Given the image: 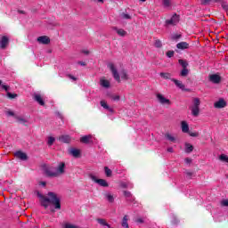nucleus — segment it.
Segmentation results:
<instances>
[{
	"label": "nucleus",
	"instance_id": "obj_1",
	"mask_svg": "<svg viewBox=\"0 0 228 228\" xmlns=\"http://www.w3.org/2000/svg\"><path fill=\"white\" fill-rule=\"evenodd\" d=\"M37 197L41 206H43L45 209H47L51 204L52 206H54L56 209H61V201L60 197H58V194L50 191L48 192L47 196H45L40 192H37Z\"/></svg>",
	"mask_w": 228,
	"mask_h": 228
},
{
	"label": "nucleus",
	"instance_id": "obj_2",
	"mask_svg": "<svg viewBox=\"0 0 228 228\" xmlns=\"http://www.w3.org/2000/svg\"><path fill=\"white\" fill-rule=\"evenodd\" d=\"M108 68L110 69L114 79L118 82L120 83V75L118 74V71L117 70V68L115 67V64L113 62H110L108 64Z\"/></svg>",
	"mask_w": 228,
	"mask_h": 228
},
{
	"label": "nucleus",
	"instance_id": "obj_3",
	"mask_svg": "<svg viewBox=\"0 0 228 228\" xmlns=\"http://www.w3.org/2000/svg\"><path fill=\"white\" fill-rule=\"evenodd\" d=\"M89 177L92 181H94V183H97V184H99L100 186H102L103 188H108V186H110L108 184V182L104 179H98L97 176L94 175H89Z\"/></svg>",
	"mask_w": 228,
	"mask_h": 228
},
{
	"label": "nucleus",
	"instance_id": "obj_4",
	"mask_svg": "<svg viewBox=\"0 0 228 228\" xmlns=\"http://www.w3.org/2000/svg\"><path fill=\"white\" fill-rule=\"evenodd\" d=\"M44 172H45L46 177H57L56 176V170L53 167L45 166L44 167Z\"/></svg>",
	"mask_w": 228,
	"mask_h": 228
},
{
	"label": "nucleus",
	"instance_id": "obj_5",
	"mask_svg": "<svg viewBox=\"0 0 228 228\" xmlns=\"http://www.w3.org/2000/svg\"><path fill=\"white\" fill-rule=\"evenodd\" d=\"M8 45H10V37L8 36H3L0 37V48L4 51V49H8Z\"/></svg>",
	"mask_w": 228,
	"mask_h": 228
},
{
	"label": "nucleus",
	"instance_id": "obj_6",
	"mask_svg": "<svg viewBox=\"0 0 228 228\" xmlns=\"http://www.w3.org/2000/svg\"><path fill=\"white\" fill-rule=\"evenodd\" d=\"M157 100L160 104H166L167 106H170V104H172V102L167 99L165 96H163V94H156Z\"/></svg>",
	"mask_w": 228,
	"mask_h": 228
},
{
	"label": "nucleus",
	"instance_id": "obj_7",
	"mask_svg": "<svg viewBox=\"0 0 228 228\" xmlns=\"http://www.w3.org/2000/svg\"><path fill=\"white\" fill-rule=\"evenodd\" d=\"M179 22V15L175 14L170 20H166V26H175Z\"/></svg>",
	"mask_w": 228,
	"mask_h": 228
},
{
	"label": "nucleus",
	"instance_id": "obj_8",
	"mask_svg": "<svg viewBox=\"0 0 228 228\" xmlns=\"http://www.w3.org/2000/svg\"><path fill=\"white\" fill-rule=\"evenodd\" d=\"M55 174L57 177H60V175H63L65 174V164L64 162H61L57 168L55 169Z\"/></svg>",
	"mask_w": 228,
	"mask_h": 228
},
{
	"label": "nucleus",
	"instance_id": "obj_9",
	"mask_svg": "<svg viewBox=\"0 0 228 228\" xmlns=\"http://www.w3.org/2000/svg\"><path fill=\"white\" fill-rule=\"evenodd\" d=\"M80 142L81 143H86V144L94 143V136H92L91 134L82 136L80 138Z\"/></svg>",
	"mask_w": 228,
	"mask_h": 228
},
{
	"label": "nucleus",
	"instance_id": "obj_10",
	"mask_svg": "<svg viewBox=\"0 0 228 228\" xmlns=\"http://www.w3.org/2000/svg\"><path fill=\"white\" fill-rule=\"evenodd\" d=\"M37 42L39 44L47 45L48 44H51V39L47 36H41V37H37Z\"/></svg>",
	"mask_w": 228,
	"mask_h": 228
},
{
	"label": "nucleus",
	"instance_id": "obj_11",
	"mask_svg": "<svg viewBox=\"0 0 228 228\" xmlns=\"http://www.w3.org/2000/svg\"><path fill=\"white\" fill-rule=\"evenodd\" d=\"M225 106H227V102H225V100L224 99H219L218 102H216L214 103V107L217 108L218 110L222 109V108H225Z\"/></svg>",
	"mask_w": 228,
	"mask_h": 228
},
{
	"label": "nucleus",
	"instance_id": "obj_12",
	"mask_svg": "<svg viewBox=\"0 0 228 228\" xmlns=\"http://www.w3.org/2000/svg\"><path fill=\"white\" fill-rule=\"evenodd\" d=\"M209 81H211V83L218 85V83L222 81V77L217 74H213L209 76Z\"/></svg>",
	"mask_w": 228,
	"mask_h": 228
},
{
	"label": "nucleus",
	"instance_id": "obj_13",
	"mask_svg": "<svg viewBox=\"0 0 228 228\" xmlns=\"http://www.w3.org/2000/svg\"><path fill=\"white\" fill-rule=\"evenodd\" d=\"M171 81L175 83V86L180 88V90H185V92H188V89L185 88L184 84H183V82H181L180 80H177L175 78H171Z\"/></svg>",
	"mask_w": 228,
	"mask_h": 228
},
{
	"label": "nucleus",
	"instance_id": "obj_14",
	"mask_svg": "<svg viewBox=\"0 0 228 228\" xmlns=\"http://www.w3.org/2000/svg\"><path fill=\"white\" fill-rule=\"evenodd\" d=\"M100 104H101L102 108H104V110H107L110 113H115V110H113V108L110 107V105H108V102H106V101L102 100L100 102Z\"/></svg>",
	"mask_w": 228,
	"mask_h": 228
},
{
	"label": "nucleus",
	"instance_id": "obj_15",
	"mask_svg": "<svg viewBox=\"0 0 228 228\" xmlns=\"http://www.w3.org/2000/svg\"><path fill=\"white\" fill-rule=\"evenodd\" d=\"M14 156L22 161H26V159H28V155L22 151H16Z\"/></svg>",
	"mask_w": 228,
	"mask_h": 228
},
{
	"label": "nucleus",
	"instance_id": "obj_16",
	"mask_svg": "<svg viewBox=\"0 0 228 228\" xmlns=\"http://www.w3.org/2000/svg\"><path fill=\"white\" fill-rule=\"evenodd\" d=\"M34 101L38 102V104H40V106H45V102H44V97H42L41 94H35Z\"/></svg>",
	"mask_w": 228,
	"mask_h": 228
},
{
	"label": "nucleus",
	"instance_id": "obj_17",
	"mask_svg": "<svg viewBox=\"0 0 228 228\" xmlns=\"http://www.w3.org/2000/svg\"><path fill=\"white\" fill-rule=\"evenodd\" d=\"M192 117H198L200 115V107H190Z\"/></svg>",
	"mask_w": 228,
	"mask_h": 228
},
{
	"label": "nucleus",
	"instance_id": "obj_18",
	"mask_svg": "<svg viewBox=\"0 0 228 228\" xmlns=\"http://www.w3.org/2000/svg\"><path fill=\"white\" fill-rule=\"evenodd\" d=\"M69 154H71V156H73L74 158H79V156L81 155V151L76 148H72L69 150Z\"/></svg>",
	"mask_w": 228,
	"mask_h": 228
},
{
	"label": "nucleus",
	"instance_id": "obj_19",
	"mask_svg": "<svg viewBox=\"0 0 228 228\" xmlns=\"http://www.w3.org/2000/svg\"><path fill=\"white\" fill-rule=\"evenodd\" d=\"M59 140L60 142H62V143H70L72 138H70L69 135H61Z\"/></svg>",
	"mask_w": 228,
	"mask_h": 228
},
{
	"label": "nucleus",
	"instance_id": "obj_20",
	"mask_svg": "<svg viewBox=\"0 0 228 228\" xmlns=\"http://www.w3.org/2000/svg\"><path fill=\"white\" fill-rule=\"evenodd\" d=\"M124 196L126 197L128 202H134V197H133V194L130 191H125Z\"/></svg>",
	"mask_w": 228,
	"mask_h": 228
},
{
	"label": "nucleus",
	"instance_id": "obj_21",
	"mask_svg": "<svg viewBox=\"0 0 228 228\" xmlns=\"http://www.w3.org/2000/svg\"><path fill=\"white\" fill-rule=\"evenodd\" d=\"M113 29L114 31H116V33H118L119 37H126V35H127V32L123 28H118L117 27H114Z\"/></svg>",
	"mask_w": 228,
	"mask_h": 228
},
{
	"label": "nucleus",
	"instance_id": "obj_22",
	"mask_svg": "<svg viewBox=\"0 0 228 228\" xmlns=\"http://www.w3.org/2000/svg\"><path fill=\"white\" fill-rule=\"evenodd\" d=\"M182 131L183 133H190V126L186 121L181 122Z\"/></svg>",
	"mask_w": 228,
	"mask_h": 228
},
{
	"label": "nucleus",
	"instance_id": "obj_23",
	"mask_svg": "<svg viewBox=\"0 0 228 228\" xmlns=\"http://www.w3.org/2000/svg\"><path fill=\"white\" fill-rule=\"evenodd\" d=\"M100 85L101 86H102L103 88H110V80H106L104 78H101L100 79Z\"/></svg>",
	"mask_w": 228,
	"mask_h": 228
},
{
	"label": "nucleus",
	"instance_id": "obj_24",
	"mask_svg": "<svg viewBox=\"0 0 228 228\" xmlns=\"http://www.w3.org/2000/svg\"><path fill=\"white\" fill-rule=\"evenodd\" d=\"M190 108H200V99L193 98L192 105Z\"/></svg>",
	"mask_w": 228,
	"mask_h": 228
},
{
	"label": "nucleus",
	"instance_id": "obj_25",
	"mask_svg": "<svg viewBox=\"0 0 228 228\" xmlns=\"http://www.w3.org/2000/svg\"><path fill=\"white\" fill-rule=\"evenodd\" d=\"M177 49H188L190 47V45L186 42H181L176 45Z\"/></svg>",
	"mask_w": 228,
	"mask_h": 228
},
{
	"label": "nucleus",
	"instance_id": "obj_26",
	"mask_svg": "<svg viewBox=\"0 0 228 228\" xmlns=\"http://www.w3.org/2000/svg\"><path fill=\"white\" fill-rule=\"evenodd\" d=\"M178 63H179V65H181V67L183 69H188V65H189L188 61L183 60V59H179L178 60Z\"/></svg>",
	"mask_w": 228,
	"mask_h": 228
},
{
	"label": "nucleus",
	"instance_id": "obj_27",
	"mask_svg": "<svg viewBox=\"0 0 228 228\" xmlns=\"http://www.w3.org/2000/svg\"><path fill=\"white\" fill-rule=\"evenodd\" d=\"M127 220H129V217L127 216H125L121 223L122 227L129 228V224L127 223Z\"/></svg>",
	"mask_w": 228,
	"mask_h": 228
},
{
	"label": "nucleus",
	"instance_id": "obj_28",
	"mask_svg": "<svg viewBox=\"0 0 228 228\" xmlns=\"http://www.w3.org/2000/svg\"><path fill=\"white\" fill-rule=\"evenodd\" d=\"M105 199H106V200H108V202H110V203L115 202V198L110 192L105 194Z\"/></svg>",
	"mask_w": 228,
	"mask_h": 228
},
{
	"label": "nucleus",
	"instance_id": "obj_29",
	"mask_svg": "<svg viewBox=\"0 0 228 228\" xmlns=\"http://www.w3.org/2000/svg\"><path fill=\"white\" fill-rule=\"evenodd\" d=\"M188 74H190V69H188V68H183L180 72L182 77H186Z\"/></svg>",
	"mask_w": 228,
	"mask_h": 228
},
{
	"label": "nucleus",
	"instance_id": "obj_30",
	"mask_svg": "<svg viewBox=\"0 0 228 228\" xmlns=\"http://www.w3.org/2000/svg\"><path fill=\"white\" fill-rule=\"evenodd\" d=\"M185 152H187V154H190V152H193V145H191V143H185Z\"/></svg>",
	"mask_w": 228,
	"mask_h": 228
},
{
	"label": "nucleus",
	"instance_id": "obj_31",
	"mask_svg": "<svg viewBox=\"0 0 228 228\" xmlns=\"http://www.w3.org/2000/svg\"><path fill=\"white\" fill-rule=\"evenodd\" d=\"M165 137L167 138V140H168L169 142H172L173 143H175V137L170 134H166Z\"/></svg>",
	"mask_w": 228,
	"mask_h": 228
},
{
	"label": "nucleus",
	"instance_id": "obj_32",
	"mask_svg": "<svg viewBox=\"0 0 228 228\" xmlns=\"http://www.w3.org/2000/svg\"><path fill=\"white\" fill-rule=\"evenodd\" d=\"M121 79H124L125 81H127L129 79V75H127V72L126 70H122L120 72Z\"/></svg>",
	"mask_w": 228,
	"mask_h": 228
},
{
	"label": "nucleus",
	"instance_id": "obj_33",
	"mask_svg": "<svg viewBox=\"0 0 228 228\" xmlns=\"http://www.w3.org/2000/svg\"><path fill=\"white\" fill-rule=\"evenodd\" d=\"M160 77H163L164 79H172V74L170 73L161 72Z\"/></svg>",
	"mask_w": 228,
	"mask_h": 228
},
{
	"label": "nucleus",
	"instance_id": "obj_34",
	"mask_svg": "<svg viewBox=\"0 0 228 228\" xmlns=\"http://www.w3.org/2000/svg\"><path fill=\"white\" fill-rule=\"evenodd\" d=\"M104 172H105V175H106L107 177H111V175H112V174H113V172L111 171V169H110V167H104Z\"/></svg>",
	"mask_w": 228,
	"mask_h": 228
},
{
	"label": "nucleus",
	"instance_id": "obj_35",
	"mask_svg": "<svg viewBox=\"0 0 228 228\" xmlns=\"http://www.w3.org/2000/svg\"><path fill=\"white\" fill-rule=\"evenodd\" d=\"M15 118L20 124H26V122H28V120L22 117L15 116Z\"/></svg>",
	"mask_w": 228,
	"mask_h": 228
},
{
	"label": "nucleus",
	"instance_id": "obj_36",
	"mask_svg": "<svg viewBox=\"0 0 228 228\" xmlns=\"http://www.w3.org/2000/svg\"><path fill=\"white\" fill-rule=\"evenodd\" d=\"M154 45L158 49H161V47H163V43H161V40L157 39V40H155Z\"/></svg>",
	"mask_w": 228,
	"mask_h": 228
},
{
	"label": "nucleus",
	"instance_id": "obj_37",
	"mask_svg": "<svg viewBox=\"0 0 228 228\" xmlns=\"http://www.w3.org/2000/svg\"><path fill=\"white\" fill-rule=\"evenodd\" d=\"M220 0H202L201 4L207 5L209 4L210 3H218Z\"/></svg>",
	"mask_w": 228,
	"mask_h": 228
},
{
	"label": "nucleus",
	"instance_id": "obj_38",
	"mask_svg": "<svg viewBox=\"0 0 228 228\" xmlns=\"http://www.w3.org/2000/svg\"><path fill=\"white\" fill-rule=\"evenodd\" d=\"M220 161H224V163H228V157L225 154H222L219 157Z\"/></svg>",
	"mask_w": 228,
	"mask_h": 228
},
{
	"label": "nucleus",
	"instance_id": "obj_39",
	"mask_svg": "<svg viewBox=\"0 0 228 228\" xmlns=\"http://www.w3.org/2000/svg\"><path fill=\"white\" fill-rule=\"evenodd\" d=\"M0 86L3 90H5V92H8L10 90V86L6 85H3V80H0Z\"/></svg>",
	"mask_w": 228,
	"mask_h": 228
},
{
	"label": "nucleus",
	"instance_id": "obj_40",
	"mask_svg": "<svg viewBox=\"0 0 228 228\" xmlns=\"http://www.w3.org/2000/svg\"><path fill=\"white\" fill-rule=\"evenodd\" d=\"M64 228H79V226L76 225V224H72L70 223H66L64 224Z\"/></svg>",
	"mask_w": 228,
	"mask_h": 228
},
{
	"label": "nucleus",
	"instance_id": "obj_41",
	"mask_svg": "<svg viewBox=\"0 0 228 228\" xmlns=\"http://www.w3.org/2000/svg\"><path fill=\"white\" fill-rule=\"evenodd\" d=\"M134 222L136 224H145V218H143V217H137V218H135Z\"/></svg>",
	"mask_w": 228,
	"mask_h": 228
},
{
	"label": "nucleus",
	"instance_id": "obj_42",
	"mask_svg": "<svg viewBox=\"0 0 228 228\" xmlns=\"http://www.w3.org/2000/svg\"><path fill=\"white\" fill-rule=\"evenodd\" d=\"M120 18L125 20H131V15L126 14L125 12H123L120 14Z\"/></svg>",
	"mask_w": 228,
	"mask_h": 228
},
{
	"label": "nucleus",
	"instance_id": "obj_43",
	"mask_svg": "<svg viewBox=\"0 0 228 228\" xmlns=\"http://www.w3.org/2000/svg\"><path fill=\"white\" fill-rule=\"evenodd\" d=\"M163 5L165 8H168L171 5L170 0H163Z\"/></svg>",
	"mask_w": 228,
	"mask_h": 228
},
{
	"label": "nucleus",
	"instance_id": "obj_44",
	"mask_svg": "<svg viewBox=\"0 0 228 228\" xmlns=\"http://www.w3.org/2000/svg\"><path fill=\"white\" fill-rule=\"evenodd\" d=\"M7 97L9 99H15V97H17V94H12L10 92H7Z\"/></svg>",
	"mask_w": 228,
	"mask_h": 228
},
{
	"label": "nucleus",
	"instance_id": "obj_45",
	"mask_svg": "<svg viewBox=\"0 0 228 228\" xmlns=\"http://www.w3.org/2000/svg\"><path fill=\"white\" fill-rule=\"evenodd\" d=\"M181 38V34H175L171 37V40H179Z\"/></svg>",
	"mask_w": 228,
	"mask_h": 228
},
{
	"label": "nucleus",
	"instance_id": "obj_46",
	"mask_svg": "<svg viewBox=\"0 0 228 228\" xmlns=\"http://www.w3.org/2000/svg\"><path fill=\"white\" fill-rule=\"evenodd\" d=\"M174 54V51H167L166 56H167V58H173Z\"/></svg>",
	"mask_w": 228,
	"mask_h": 228
},
{
	"label": "nucleus",
	"instance_id": "obj_47",
	"mask_svg": "<svg viewBox=\"0 0 228 228\" xmlns=\"http://www.w3.org/2000/svg\"><path fill=\"white\" fill-rule=\"evenodd\" d=\"M188 134H190V136H192L193 138H197V136H199L198 132H188Z\"/></svg>",
	"mask_w": 228,
	"mask_h": 228
},
{
	"label": "nucleus",
	"instance_id": "obj_48",
	"mask_svg": "<svg viewBox=\"0 0 228 228\" xmlns=\"http://www.w3.org/2000/svg\"><path fill=\"white\" fill-rule=\"evenodd\" d=\"M185 175H187L188 179H191V177H193V173L191 171H186Z\"/></svg>",
	"mask_w": 228,
	"mask_h": 228
},
{
	"label": "nucleus",
	"instance_id": "obj_49",
	"mask_svg": "<svg viewBox=\"0 0 228 228\" xmlns=\"http://www.w3.org/2000/svg\"><path fill=\"white\" fill-rule=\"evenodd\" d=\"M54 137H49L47 142L48 145H53V143H54Z\"/></svg>",
	"mask_w": 228,
	"mask_h": 228
},
{
	"label": "nucleus",
	"instance_id": "obj_50",
	"mask_svg": "<svg viewBox=\"0 0 228 228\" xmlns=\"http://www.w3.org/2000/svg\"><path fill=\"white\" fill-rule=\"evenodd\" d=\"M221 206L223 207H228V200H223L221 201Z\"/></svg>",
	"mask_w": 228,
	"mask_h": 228
},
{
	"label": "nucleus",
	"instance_id": "obj_51",
	"mask_svg": "<svg viewBox=\"0 0 228 228\" xmlns=\"http://www.w3.org/2000/svg\"><path fill=\"white\" fill-rule=\"evenodd\" d=\"M67 77H69V79H72L73 81H77V78L70 74L67 75Z\"/></svg>",
	"mask_w": 228,
	"mask_h": 228
},
{
	"label": "nucleus",
	"instance_id": "obj_52",
	"mask_svg": "<svg viewBox=\"0 0 228 228\" xmlns=\"http://www.w3.org/2000/svg\"><path fill=\"white\" fill-rule=\"evenodd\" d=\"M112 101H120V96L119 95H114L111 97Z\"/></svg>",
	"mask_w": 228,
	"mask_h": 228
},
{
	"label": "nucleus",
	"instance_id": "obj_53",
	"mask_svg": "<svg viewBox=\"0 0 228 228\" xmlns=\"http://www.w3.org/2000/svg\"><path fill=\"white\" fill-rule=\"evenodd\" d=\"M222 6H223L224 10H225V12L228 11V4H223Z\"/></svg>",
	"mask_w": 228,
	"mask_h": 228
},
{
	"label": "nucleus",
	"instance_id": "obj_54",
	"mask_svg": "<svg viewBox=\"0 0 228 228\" xmlns=\"http://www.w3.org/2000/svg\"><path fill=\"white\" fill-rule=\"evenodd\" d=\"M7 115H9L10 117H15V113H13V111H8Z\"/></svg>",
	"mask_w": 228,
	"mask_h": 228
},
{
	"label": "nucleus",
	"instance_id": "obj_55",
	"mask_svg": "<svg viewBox=\"0 0 228 228\" xmlns=\"http://www.w3.org/2000/svg\"><path fill=\"white\" fill-rule=\"evenodd\" d=\"M185 163H191V159L186 158L185 159Z\"/></svg>",
	"mask_w": 228,
	"mask_h": 228
},
{
	"label": "nucleus",
	"instance_id": "obj_56",
	"mask_svg": "<svg viewBox=\"0 0 228 228\" xmlns=\"http://www.w3.org/2000/svg\"><path fill=\"white\" fill-rule=\"evenodd\" d=\"M167 152H174V148H172V147L167 148Z\"/></svg>",
	"mask_w": 228,
	"mask_h": 228
},
{
	"label": "nucleus",
	"instance_id": "obj_57",
	"mask_svg": "<svg viewBox=\"0 0 228 228\" xmlns=\"http://www.w3.org/2000/svg\"><path fill=\"white\" fill-rule=\"evenodd\" d=\"M121 186H122V188H127V183H121Z\"/></svg>",
	"mask_w": 228,
	"mask_h": 228
},
{
	"label": "nucleus",
	"instance_id": "obj_58",
	"mask_svg": "<svg viewBox=\"0 0 228 228\" xmlns=\"http://www.w3.org/2000/svg\"><path fill=\"white\" fill-rule=\"evenodd\" d=\"M78 63H79V65H82V67L86 66V62L80 61V62H78Z\"/></svg>",
	"mask_w": 228,
	"mask_h": 228
},
{
	"label": "nucleus",
	"instance_id": "obj_59",
	"mask_svg": "<svg viewBox=\"0 0 228 228\" xmlns=\"http://www.w3.org/2000/svg\"><path fill=\"white\" fill-rule=\"evenodd\" d=\"M40 184H42V186H45L46 183L45 182H41Z\"/></svg>",
	"mask_w": 228,
	"mask_h": 228
},
{
	"label": "nucleus",
	"instance_id": "obj_60",
	"mask_svg": "<svg viewBox=\"0 0 228 228\" xmlns=\"http://www.w3.org/2000/svg\"><path fill=\"white\" fill-rule=\"evenodd\" d=\"M85 54H89L88 51H84Z\"/></svg>",
	"mask_w": 228,
	"mask_h": 228
},
{
	"label": "nucleus",
	"instance_id": "obj_61",
	"mask_svg": "<svg viewBox=\"0 0 228 228\" xmlns=\"http://www.w3.org/2000/svg\"><path fill=\"white\" fill-rule=\"evenodd\" d=\"M140 1H142V3H145V1H147V0H140Z\"/></svg>",
	"mask_w": 228,
	"mask_h": 228
},
{
	"label": "nucleus",
	"instance_id": "obj_62",
	"mask_svg": "<svg viewBox=\"0 0 228 228\" xmlns=\"http://www.w3.org/2000/svg\"><path fill=\"white\" fill-rule=\"evenodd\" d=\"M20 13H24V12L20 11Z\"/></svg>",
	"mask_w": 228,
	"mask_h": 228
}]
</instances>
